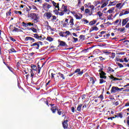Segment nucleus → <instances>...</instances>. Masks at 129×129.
I'll return each mask as SVG.
<instances>
[{
    "label": "nucleus",
    "instance_id": "obj_6",
    "mask_svg": "<svg viewBox=\"0 0 129 129\" xmlns=\"http://www.w3.org/2000/svg\"><path fill=\"white\" fill-rule=\"evenodd\" d=\"M86 8H90L91 9V11H94L95 7L91 5V3H88L86 4Z\"/></svg>",
    "mask_w": 129,
    "mask_h": 129
},
{
    "label": "nucleus",
    "instance_id": "obj_48",
    "mask_svg": "<svg viewBox=\"0 0 129 129\" xmlns=\"http://www.w3.org/2000/svg\"><path fill=\"white\" fill-rule=\"evenodd\" d=\"M6 15L8 16H10L12 15V12H11V10H10L9 12L7 13Z\"/></svg>",
    "mask_w": 129,
    "mask_h": 129
},
{
    "label": "nucleus",
    "instance_id": "obj_25",
    "mask_svg": "<svg viewBox=\"0 0 129 129\" xmlns=\"http://www.w3.org/2000/svg\"><path fill=\"white\" fill-rule=\"evenodd\" d=\"M58 75L61 78H62L63 80L65 79V77L64 76V75H63V74H61V73H58Z\"/></svg>",
    "mask_w": 129,
    "mask_h": 129
},
{
    "label": "nucleus",
    "instance_id": "obj_26",
    "mask_svg": "<svg viewBox=\"0 0 129 129\" xmlns=\"http://www.w3.org/2000/svg\"><path fill=\"white\" fill-rule=\"evenodd\" d=\"M81 107H82V104H80L77 108L78 111H80L81 110Z\"/></svg>",
    "mask_w": 129,
    "mask_h": 129
},
{
    "label": "nucleus",
    "instance_id": "obj_51",
    "mask_svg": "<svg viewBox=\"0 0 129 129\" xmlns=\"http://www.w3.org/2000/svg\"><path fill=\"white\" fill-rule=\"evenodd\" d=\"M31 26H34V23H32L31 22H29L28 23V27Z\"/></svg>",
    "mask_w": 129,
    "mask_h": 129
},
{
    "label": "nucleus",
    "instance_id": "obj_56",
    "mask_svg": "<svg viewBox=\"0 0 129 129\" xmlns=\"http://www.w3.org/2000/svg\"><path fill=\"white\" fill-rule=\"evenodd\" d=\"M32 9H33V10H35L36 11H37V7H36V6H32Z\"/></svg>",
    "mask_w": 129,
    "mask_h": 129
},
{
    "label": "nucleus",
    "instance_id": "obj_11",
    "mask_svg": "<svg viewBox=\"0 0 129 129\" xmlns=\"http://www.w3.org/2000/svg\"><path fill=\"white\" fill-rule=\"evenodd\" d=\"M118 3V1H114L113 2H110L109 3V5L107 6V7H112L113 6H115L116 4Z\"/></svg>",
    "mask_w": 129,
    "mask_h": 129
},
{
    "label": "nucleus",
    "instance_id": "obj_47",
    "mask_svg": "<svg viewBox=\"0 0 129 129\" xmlns=\"http://www.w3.org/2000/svg\"><path fill=\"white\" fill-rule=\"evenodd\" d=\"M118 66H119V68H122V67H123V65H122V64L118 62L117 63Z\"/></svg>",
    "mask_w": 129,
    "mask_h": 129
},
{
    "label": "nucleus",
    "instance_id": "obj_63",
    "mask_svg": "<svg viewBox=\"0 0 129 129\" xmlns=\"http://www.w3.org/2000/svg\"><path fill=\"white\" fill-rule=\"evenodd\" d=\"M40 72H41V67H38V74H40Z\"/></svg>",
    "mask_w": 129,
    "mask_h": 129
},
{
    "label": "nucleus",
    "instance_id": "obj_41",
    "mask_svg": "<svg viewBox=\"0 0 129 129\" xmlns=\"http://www.w3.org/2000/svg\"><path fill=\"white\" fill-rule=\"evenodd\" d=\"M103 8H104V7H101V6H100V5H99L95 8V10H96L97 11H98L99 10V9H103Z\"/></svg>",
    "mask_w": 129,
    "mask_h": 129
},
{
    "label": "nucleus",
    "instance_id": "obj_60",
    "mask_svg": "<svg viewBox=\"0 0 129 129\" xmlns=\"http://www.w3.org/2000/svg\"><path fill=\"white\" fill-rule=\"evenodd\" d=\"M125 27L126 29H129V22L126 24V25H125Z\"/></svg>",
    "mask_w": 129,
    "mask_h": 129
},
{
    "label": "nucleus",
    "instance_id": "obj_62",
    "mask_svg": "<svg viewBox=\"0 0 129 129\" xmlns=\"http://www.w3.org/2000/svg\"><path fill=\"white\" fill-rule=\"evenodd\" d=\"M98 98H100V99H103V95H100L99 97H98Z\"/></svg>",
    "mask_w": 129,
    "mask_h": 129
},
{
    "label": "nucleus",
    "instance_id": "obj_13",
    "mask_svg": "<svg viewBox=\"0 0 129 129\" xmlns=\"http://www.w3.org/2000/svg\"><path fill=\"white\" fill-rule=\"evenodd\" d=\"M59 46H61V47H67V44L65 41H58Z\"/></svg>",
    "mask_w": 129,
    "mask_h": 129
},
{
    "label": "nucleus",
    "instance_id": "obj_10",
    "mask_svg": "<svg viewBox=\"0 0 129 129\" xmlns=\"http://www.w3.org/2000/svg\"><path fill=\"white\" fill-rule=\"evenodd\" d=\"M25 41H30V42H32V43H34V42H36V40H35V39L31 37L27 36L25 39Z\"/></svg>",
    "mask_w": 129,
    "mask_h": 129
},
{
    "label": "nucleus",
    "instance_id": "obj_49",
    "mask_svg": "<svg viewBox=\"0 0 129 129\" xmlns=\"http://www.w3.org/2000/svg\"><path fill=\"white\" fill-rule=\"evenodd\" d=\"M22 25L23 26V27H28V23H26L25 22H22Z\"/></svg>",
    "mask_w": 129,
    "mask_h": 129
},
{
    "label": "nucleus",
    "instance_id": "obj_38",
    "mask_svg": "<svg viewBox=\"0 0 129 129\" xmlns=\"http://www.w3.org/2000/svg\"><path fill=\"white\" fill-rule=\"evenodd\" d=\"M47 6V9H48V10H49V9H50V8H51V5H50V4H47V3H45L44 4V6Z\"/></svg>",
    "mask_w": 129,
    "mask_h": 129
},
{
    "label": "nucleus",
    "instance_id": "obj_29",
    "mask_svg": "<svg viewBox=\"0 0 129 129\" xmlns=\"http://www.w3.org/2000/svg\"><path fill=\"white\" fill-rule=\"evenodd\" d=\"M46 40L47 41H49V42H52V41H53V38L50 37H47L46 38Z\"/></svg>",
    "mask_w": 129,
    "mask_h": 129
},
{
    "label": "nucleus",
    "instance_id": "obj_20",
    "mask_svg": "<svg viewBox=\"0 0 129 129\" xmlns=\"http://www.w3.org/2000/svg\"><path fill=\"white\" fill-rule=\"evenodd\" d=\"M92 31H98V28L97 27L95 26L93 27L90 30V32L91 33Z\"/></svg>",
    "mask_w": 129,
    "mask_h": 129
},
{
    "label": "nucleus",
    "instance_id": "obj_2",
    "mask_svg": "<svg viewBox=\"0 0 129 129\" xmlns=\"http://www.w3.org/2000/svg\"><path fill=\"white\" fill-rule=\"evenodd\" d=\"M108 2H109V0H102L101 4L102 5H101V8H105L108 5Z\"/></svg>",
    "mask_w": 129,
    "mask_h": 129
},
{
    "label": "nucleus",
    "instance_id": "obj_27",
    "mask_svg": "<svg viewBox=\"0 0 129 129\" xmlns=\"http://www.w3.org/2000/svg\"><path fill=\"white\" fill-rule=\"evenodd\" d=\"M66 33H65V32H61L60 33H59V36H60L61 37H66V36H65V34Z\"/></svg>",
    "mask_w": 129,
    "mask_h": 129
},
{
    "label": "nucleus",
    "instance_id": "obj_22",
    "mask_svg": "<svg viewBox=\"0 0 129 129\" xmlns=\"http://www.w3.org/2000/svg\"><path fill=\"white\" fill-rule=\"evenodd\" d=\"M51 111L52 112V113H55L56 111H57V108H56L55 106L52 107L51 108Z\"/></svg>",
    "mask_w": 129,
    "mask_h": 129
},
{
    "label": "nucleus",
    "instance_id": "obj_14",
    "mask_svg": "<svg viewBox=\"0 0 129 129\" xmlns=\"http://www.w3.org/2000/svg\"><path fill=\"white\" fill-rule=\"evenodd\" d=\"M63 27H68L69 26V19H66L63 24Z\"/></svg>",
    "mask_w": 129,
    "mask_h": 129
},
{
    "label": "nucleus",
    "instance_id": "obj_8",
    "mask_svg": "<svg viewBox=\"0 0 129 129\" xmlns=\"http://www.w3.org/2000/svg\"><path fill=\"white\" fill-rule=\"evenodd\" d=\"M30 47H34L35 49L39 50V48H40V45L38 44V42H35L32 44H31Z\"/></svg>",
    "mask_w": 129,
    "mask_h": 129
},
{
    "label": "nucleus",
    "instance_id": "obj_52",
    "mask_svg": "<svg viewBox=\"0 0 129 129\" xmlns=\"http://www.w3.org/2000/svg\"><path fill=\"white\" fill-rule=\"evenodd\" d=\"M47 30H52V28L51 27V26L47 25Z\"/></svg>",
    "mask_w": 129,
    "mask_h": 129
},
{
    "label": "nucleus",
    "instance_id": "obj_43",
    "mask_svg": "<svg viewBox=\"0 0 129 129\" xmlns=\"http://www.w3.org/2000/svg\"><path fill=\"white\" fill-rule=\"evenodd\" d=\"M57 113L58 114H59V115H61V114H62V110L61 109L57 110Z\"/></svg>",
    "mask_w": 129,
    "mask_h": 129
},
{
    "label": "nucleus",
    "instance_id": "obj_5",
    "mask_svg": "<svg viewBox=\"0 0 129 129\" xmlns=\"http://www.w3.org/2000/svg\"><path fill=\"white\" fill-rule=\"evenodd\" d=\"M69 26H70V28H73V26H74V19L73 18L69 19Z\"/></svg>",
    "mask_w": 129,
    "mask_h": 129
},
{
    "label": "nucleus",
    "instance_id": "obj_30",
    "mask_svg": "<svg viewBox=\"0 0 129 129\" xmlns=\"http://www.w3.org/2000/svg\"><path fill=\"white\" fill-rule=\"evenodd\" d=\"M65 33H65V36H66L65 37L66 38L68 37V36H69V35H70V34H71V33L69 31H66Z\"/></svg>",
    "mask_w": 129,
    "mask_h": 129
},
{
    "label": "nucleus",
    "instance_id": "obj_32",
    "mask_svg": "<svg viewBox=\"0 0 129 129\" xmlns=\"http://www.w3.org/2000/svg\"><path fill=\"white\" fill-rule=\"evenodd\" d=\"M115 117H120V118H122V114L118 113L117 115H115Z\"/></svg>",
    "mask_w": 129,
    "mask_h": 129
},
{
    "label": "nucleus",
    "instance_id": "obj_46",
    "mask_svg": "<svg viewBox=\"0 0 129 129\" xmlns=\"http://www.w3.org/2000/svg\"><path fill=\"white\" fill-rule=\"evenodd\" d=\"M114 57H115V53L114 52H112L111 53V57H112V59H114Z\"/></svg>",
    "mask_w": 129,
    "mask_h": 129
},
{
    "label": "nucleus",
    "instance_id": "obj_36",
    "mask_svg": "<svg viewBox=\"0 0 129 129\" xmlns=\"http://www.w3.org/2000/svg\"><path fill=\"white\" fill-rule=\"evenodd\" d=\"M103 75H101L100 76V78H103V79H106V76H104L105 75V73H103Z\"/></svg>",
    "mask_w": 129,
    "mask_h": 129
},
{
    "label": "nucleus",
    "instance_id": "obj_28",
    "mask_svg": "<svg viewBox=\"0 0 129 129\" xmlns=\"http://www.w3.org/2000/svg\"><path fill=\"white\" fill-rule=\"evenodd\" d=\"M100 1H95L93 3V4L94 5V6H95V7H96V6H97V5H100Z\"/></svg>",
    "mask_w": 129,
    "mask_h": 129
},
{
    "label": "nucleus",
    "instance_id": "obj_16",
    "mask_svg": "<svg viewBox=\"0 0 129 129\" xmlns=\"http://www.w3.org/2000/svg\"><path fill=\"white\" fill-rule=\"evenodd\" d=\"M123 7V5L121 3L117 4L116 5V8H117V9H118L119 10L122 9Z\"/></svg>",
    "mask_w": 129,
    "mask_h": 129
},
{
    "label": "nucleus",
    "instance_id": "obj_39",
    "mask_svg": "<svg viewBox=\"0 0 129 129\" xmlns=\"http://www.w3.org/2000/svg\"><path fill=\"white\" fill-rule=\"evenodd\" d=\"M30 30H32L33 33H37V29L35 28H31Z\"/></svg>",
    "mask_w": 129,
    "mask_h": 129
},
{
    "label": "nucleus",
    "instance_id": "obj_58",
    "mask_svg": "<svg viewBox=\"0 0 129 129\" xmlns=\"http://www.w3.org/2000/svg\"><path fill=\"white\" fill-rule=\"evenodd\" d=\"M129 11H126L124 12V15H128Z\"/></svg>",
    "mask_w": 129,
    "mask_h": 129
},
{
    "label": "nucleus",
    "instance_id": "obj_24",
    "mask_svg": "<svg viewBox=\"0 0 129 129\" xmlns=\"http://www.w3.org/2000/svg\"><path fill=\"white\" fill-rule=\"evenodd\" d=\"M96 22H97L96 20H93L90 22L89 25H90V26H93V25H94L96 23Z\"/></svg>",
    "mask_w": 129,
    "mask_h": 129
},
{
    "label": "nucleus",
    "instance_id": "obj_1",
    "mask_svg": "<svg viewBox=\"0 0 129 129\" xmlns=\"http://www.w3.org/2000/svg\"><path fill=\"white\" fill-rule=\"evenodd\" d=\"M30 18L32 20H34V23H38L39 22V16L36 13H31L29 15Z\"/></svg>",
    "mask_w": 129,
    "mask_h": 129
},
{
    "label": "nucleus",
    "instance_id": "obj_55",
    "mask_svg": "<svg viewBox=\"0 0 129 129\" xmlns=\"http://www.w3.org/2000/svg\"><path fill=\"white\" fill-rule=\"evenodd\" d=\"M108 71H110L111 72H114V70H113L112 69H111V68H108Z\"/></svg>",
    "mask_w": 129,
    "mask_h": 129
},
{
    "label": "nucleus",
    "instance_id": "obj_18",
    "mask_svg": "<svg viewBox=\"0 0 129 129\" xmlns=\"http://www.w3.org/2000/svg\"><path fill=\"white\" fill-rule=\"evenodd\" d=\"M114 11V8L112 7L107 11L106 14H112Z\"/></svg>",
    "mask_w": 129,
    "mask_h": 129
},
{
    "label": "nucleus",
    "instance_id": "obj_50",
    "mask_svg": "<svg viewBox=\"0 0 129 129\" xmlns=\"http://www.w3.org/2000/svg\"><path fill=\"white\" fill-rule=\"evenodd\" d=\"M81 71L80 69H77L75 71V73H79Z\"/></svg>",
    "mask_w": 129,
    "mask_h": 129
},
{
    "label": "nucleus",
    "instance_id": "obj_3",
    "mask_svg": "<svg viewBox=\"0 0 129 129\" xmlns=\"http://www.w3.org/2000/svg\"><path fill=\"white\" fill-rule=\"evenodd\" d=\"M119 88L117 87H112L111 90V93H115L116 92H119Z\"/></svg>",
    "mask_w": 129,
    "mask_h": 129
},
{
    "label": "nucleus",
    "instance_id": "obj_17",
    "mask_svg": "<svg viewBox=\"0 0 129 129\" xmlns=\"http://www.w3.org/2000/svg\"><path fill=\"white\" fill-rule=\"evenodd\" d=\"M85 12L86 14H88L89 16H91V15H92V12H90V10L88 9H85Z\"/></svg>",
    "mask_w": 129,
    "mask_h": 129
},
{
    "label": "nucleus",
    "instance_id": "obj_31",
    "mask_svg": "<svg viewBox=\"0 0 129 129\" xmlns=\"http://www.w3.org/2000/svg\"><path fill=\"white\" fill-rule=\"evenodd\" d=\"M33 37H34V38H35V39L39 40V35H38L37 34H34Z\"/></svg>",
    "mask_w": 129,
    "mask_h": 129
},
{
    "label": "nucleus",
    "instance_id": "obj_53",
    "mask_svg": "<svg viewBox=\"0 0 129 129\" xmlns=\"http://www.w3.org/2000/svg\"><path fill=\"white\" fill-rule=\"evenodd\" d=\"M10 40H11V41H12L13 42H16V39H14L13 37H10Z\"/></svg>",
    "mask_w": 129,
    "mask_h": 129
},
{
    "label": "nucleus",
    "instance_id": "obj_64",
    "mask_svg": "<svg viewBox=\"0 0 129 129\" xmlns=\"http://www.w3.org/2000/svg\"><path fill=\"white\" fill-rule=\"evenodd\" d=\"M80 38L81 39H84V35H80Z\"/></svg>",
    "mask_w": 129,
    "mask_h": 129
},
{
    "label": "nucleus",
    "instance_id": "obj_61",
    "mask_svg": "<svg viewBox=\"0 0 129 129\" xmlns=\"http://www.w3.org/2000/svg\"><path fill=\"white\" fill-rule=\"evenodd\" d=\"M52 19H51V21H54V20H56V17L55 16H52Z\"/></svg>",
    "mask_w": 129,
    "mask_h": 129
},
{
    "label": "nucleus",
    "instance_id": "obj_15",
    "mask_svg": "<svg viewBox=\"0 0 129 129\" xmlns=\"http://www.w3.org/2000/svg\"><path fill=\"white\" fill-rule=\"evenodd\" d=\"M68 122V120H66L63 121L62 123V126L63 128H67L68 127V123H67Z\"/></svg>",
    "mask_w": 129,
    "mask_h": 129
},
{
    "label": "nucleus",
    "instance_id": "obj_12",
    "mask_svg": "<svg viewBox=\"0 0 129 129\" xmlns=\"http://www.w3.org/2000/svg\"><path fill=\"white\" fill-rule=\"evenodd\" d=\"M51 2V4H52L53 7H54L55 8V9H57L58 11H60V9L59 8V3H55V2L54 1H52Z\"/></svg>",
    "mask_w": 129,
    "mask_h": 129
},
{
    "label": "nucleus",
    "instance_id": "obj_37",
    "mask_svg": "<svg viewBox=\"0 0 129 129\" xmlns=\"http://www.w3.org/2000/svg\"><path fill=\"white\" fill-rule=\"evenodd\" d=\"M90 82H91V83L92 84H94L95 82L94 81V79H93V78L91 77V78H90Z\"/></svg>",
    "mask_w": 129,
    "mask_h": 129
},
{
    "label": "nucleus",
    "instance_id": "obj_44",
    "mask_svg": "<svg viewBox=\"0 0 129 129\" xmlns=\"http://www.w3.org/2000/svg\"><path fill=\"white\" fill-rule=\"evenodd\" d=\"M15 14H16V15H22V12H21V11H15Z\"/></svg>",
    "mask_w": 129,
    "mask_h": 129
},
{
    "label": "nucleus",
    "instance_id": "obj_33",
    "mask_svg": "<svg viewBox=\"0 0 129 129\" xmlns=\"http://www.w3.org/2000/svg\"><path fill=\"white\" fill-rule=\"evenodd\" d=\"M21 31L20 29H19L18 28H17L16 27L14 28V30H13V32H20Z\"/></svg>",
    "mask_w": 129,
    "mask_h": 129
},
{
    "label": "nucleus",
    "instance_id": "obj_59",
    "mask_svg": "<svg viewBox=\"0 0 129 129\" xmlns=\"http://www.w3.org/2000/svg\"><path fill=\"white\" fill-rule=\"evenodd\" d=\"M73 39H74L75 42H77L78 41V38L73 37Z\"/></svg>",
    "mask_w": 129,
    "mask_h": 129
},
{
    "label": "nucleus",
    "instance_id": "obj_57",
    "mask_svg": "<svg viewBox=\"0 0 129 129\" xmlns=\"http://www.w3.org/2000/svg\"><path fill=\"white\" fill-rule=\"evenodd\" d=\"M104 54H106V55H109L110 54V52L109 51H104Z\"/></svg>",
    "mask_w": 129,
    "mask_h": 129
},
{
    "label": "nucleus",
    "instance_id": "obj_7",
    "mask_svg": "<svg viewBox=\"0 0 129 129\" xmlns=\"http://www.w3.org/2000/svg\"><path fill=\"white\" fill-rule=\"evenodd\" d=\"M61 10V12H64L67 14H69V13L68 12V10H67V6H65L64 4L62 5Z\"/></svg>",
    "mask_w": 129,
    "mask_h": 129
},
{
    "label": "nucleus",
    "instance_id": "obj_35",
    "mask_svg": "<svg viewBox=\"0 0 129 129\" xmlns=\"http://www.w3.org/2000/svg\"><path fill=\"white\" fill-rule=\"evenodd\" d=\"M44 39H45L42 35L39 36L38 40L40 41H44Z\"/></svg>",
    "mask_w": 129,
    "mask_h": 129
},
{
    "label": "nucleus",
    "instance_id": "obj_45",
    "mask_svg": "<svg viewBox=\"0 0 129 129\" xmlns=\"http://www.w3.org/2000/svg\"><path fill=\"white\" fill-rule=\"evenodd\" d=\"M105 82H106L105 81H104L103 79H100V83L101 84L102 83H104Z\"/></svg>",
    "mask_w": 129,
    "mask_h": 129
},
{
    "label": "nucleus",
    "instance_id": "obj_42",
    "mask_svg": "<svg viewBox=\"0 0 129 129\" xmlns=\"http://www.w3.org/2000/svg\"><path fill=\"white\" fill-rule=\"evenodd\" d=\"M108 20H112V14H111L107 16Z\"/></svg>",
    "mask_w": 129,
    "mask_h": 129
},
{
    "label": "nucleus",
    "instance_id": "obj_4",
    "mask_svg": "<svg viewBox=\"0 0 129 129\" xmlns=\"http://www.w3.org/2000/svg\"><path fill=\"white\" fill-rule=\"evenodd\" d=\"M129 21V18H126L122 20V27H124L126 24L128 23Z\"/></svg>",
    "mask_w": 129,
    "mask_h": 129
},
{
    "label": "nucleus",
    "instance_id": "obj_40",
    "mask_svg": "<svg viewBox=\"0 0 129 129\" xmlns=\"http://www.w3.org/2000/svg\"><path fill=\"white\" fill-rule=\"evenodd\" d=\"M97 15L99 17V18H100V17H102V13L100 11L97 12Z\"/></svg>",
    "mask_w": 129,
    "mask_h": 129
},
{
    "label": "nucleus",
    "instance_id": "obj_19",
    "mask_svg": "<svg viewBox=\"0 0 129 129\" xmlns=\"http://www.w3.org/2000/svg\"><path fill=\"white\" fill-rule=\"evenodd\" d=\"M75 17L77 20H81L82 19V15H75Z\"/></svg>",
    "mask_w": 129,
    "mask_h": 129
},
{
    "label": "nucleus",
    "instance_id": "obj_9",
    "mask_svg": "<svg viewBox=\"0 0 129 129\" xmlns=\"http://www.w3.org/2000/svg\"><path fill=\"white\" fill-rule=\"evenodd\" d=\"M45 16L46 17V19L47 20H50L51 18H52V16H53V14L50 12H47L44 14Z\"/></svg>",
    "mask_w": 129,
    "mask_h": 129
},
{
    "label": "nucleus",
    "instance_id": "obj_23",
    "mask_svg": "<svg viewBox=\"0 0 129 129\" xmlns=\"http://www.w3.org/2000/svg\"><path fill=\"white\" fill-rule=\"evenodd\" d=\"M9 53H17V51L14 48H12L9 50Z\"/></svg>",
    "mask_w": 129,
    "mask_h": 129
},
{
    "label": "nucleus",
    "instance_id": "obj_34",
    "mask_svg": "<svg viewBox=\"0 0 129 129\" xmlns=\"http://www.w3.org/2000/svg\"><path fill=\"white\" fill-rule=\"evenodd\" d=\"M30 73H31L30 76L32 78H33V77H34V76H35V74L34 73V72H33L32 70H31L30 71Z\"/></svg>",
    "mask_w": 129,
    "mask_h": 129
},
{
    "label": "nucleus",
    "instance_id": "obj_54",
    "mask_svg": "<svg viewBox=\"0 0 129 129\" xmlns=\"http://www.w3.org/2000/svg\"><path fill=\"white\" fill-rule=\"evenodd\" d=\"M59 16H63L64 15V12L63 11H61V12L58 13Z\"/></svg>",
    "mask_w": 129,
    "mask_h": 129
},
{
    "label": "nucleus",
    "instance_id": "obj_21",
    "mask_svg": "<svg viewBox=\"0 0 129 129\" xmlns=\"http://www.w3.org/2000/svg\"><path fill=\"white\" fill-rule=\"evenodd\" d=\"M31 69H32V70H34V71H37L38 70L37 66L33 64H31Z\"/></svg>",
    "mask_w": 129,
    "mask_h": 129
}]
</instances>
